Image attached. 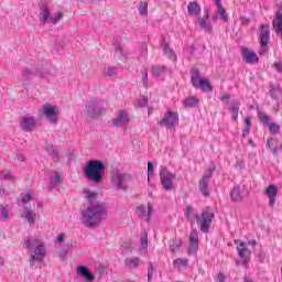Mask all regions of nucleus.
I'll return each mask as SVG.
<instances>
[{"mask_svg":"<svg viewBox=\"0 0 282 282\" xmlns=\"http://www.w3.org/2000/svg\"><path fill=\"white\" fill-rule=\"evenodd\" d=\"M159 127L175 129L180 124V115L175 111L167 110L164 118L158 121Z\"/></svg>","mask_w":282,"mask_h":282,"instance_id":"9d476101","label":"nucleus"},{"mask_svg":"<svg viewBox=\"0 0 282 282\" xmlns=\"http://www.w3.org/2000/svg\"><path fill=\"white\" fill-rule=\"evenodd\" d=\"M248 133H250V128H245L242 138H246L248 135Z\"/></svg>","mask_w":282,"mask_h":282,"instance_id":"774afa93","label":"nucleus"},{"mask_svg":"<svg viewBox=\"0 0 282 282\" xmlns=\"http://www.w3.org/2000/svg\"><path fill=\"white\" fill-rule=\"evenodd\" d=\"M199 250V231L195 228L189 234V252H197Z\"/></svg>","mask_w":282,"mask_h":282,"instance_id":"aec40b11","label":"nucleus"},{"mask_svg":"<svg viewBox=\"0 0 282 282\" xmlns=\"http://www.w3.org/2000/svg\"><path fill=\"white\" fill-rule=\"evenodd\" d=\"M34 127H36V119L34 117H24L20 121V129L26 133L34 131Z\"/></svg>","mask_w":282,"mask_h":282,"instance_id":"6ab92c4d","label":"nucleus"},{"mask_svg":"<svg viewBox=\"0 0 282 282\" xmlns=\"http://www.w3.org/2000/svg\"><path fill=\"white\" fill-rule=\"evenodd\" d=\"M139 12L142 17L149 14V3L147 1H141L140 2Z\"/></svg>","mask_w":282,"mask_h":282,"instance_id":"58836bf2","label":"nucleus"},{"mask_svg":"<svg viewBox=\"0 0 282 282\" xmlns=\"http://www.w3.org/2000/svg\"><path fill=\"white\" fill-rule=\"evenodd\" d=\"M219 19V15L217 14V12L215 14L212 15V21L214 23H217V20Z\"/></svg>","mask_w":282,"mask_h":282,"instance_id":"338daca9","label":"nucleus"},{"mask_svg":"<svg viewBox=\"0 0 282 282\" xmlns=\"http://www.w3.org/2000/svg\"><path fill=\"white\" fill-rule=\"evenodd\" d=\"M0 180H13L11 172H0Z\"/></svg>","mask_w":282,"mask_h":282,"instance_id":"603ef678","label":"nucleus"},{"mask_svg":"<svg viewBox=\"0 0 282 282\" xmlns=\"http://www.w3.org/2000/svg\"><path fill=\"white\" fill-rule=\"evenodd\" d=\"M240 21H241V25H250L249 18L242 17V18H240Z\"/></svg>","mask_w":282,"mask_h":282,"instance_id":"052dcab7","label":"nucleus"},{"mask_svg":"<svg viewBox=\"0 0 282 282\" xmlns=\"http://www.w3.org/2000/svg\"><path fill=\"white\" fill-rule=\"evenodd\" d=\"M105 163L100 160H90L84 167V177L93 184H102L105 180Z\"/></svg>","mask_w":282,"mask_h":282,"instance_id":"7ed1b4c3","label":"nucleus"},{"mask_svg":"<svg viewBox=\"0 0 282 282\" xmlns=\"http://www.w3.org/2000/svg\"><path fill=\"white\" fill-rule=\"evenodd\" d=\"M129 175L122 174L120 171H112L110 177V186L116 191H127L129 186L127 185V178Z\"/></svg>","mask_w":282,"mask_h":282,"instance_id":"1a4fd4ad","label":"nucleus"},{"mask_svg":"<svg viewBox=\"0 0 282 282\" xmlns=\"http://www.w3.org/2000/svg\"><path fill=\"white\" fill-rule=\"evenodd\" d=\"M258 119L264 127H269V131L273 135H276V133L281 131V126L274 122H270V116H268V113H265L264 111L258 112Z\"/></svg>","mask_w":282,"mask_h":282,"instance_id":"9b49d317","label":"nucleus"},{"mask_svg":"<svg viewBox=\"0 0 282 282\" xmlns=\"http://www.w3.org/2000/svg\"><path fill=\"white\" fill-rule=\"evenodd\" d=\"M237 251H238V256L240 257V259H242V264L248 265V263H250V254H252V251H250V249H248V245H246V242L241 241L240 248L238 247Z\"/></svg>","mask_w":282,"mask_h":282,"instance_id":"a211bd4d","label":"nucleus"},{"mask_svg":"<svg viewBox=\"0 0 282 282\" xmlns=\"http://www.w3.org/2000/svg\"><path fill=\"white\" fill-rule=\"evenodd\" d=\"M217 169V165L215 163H212L210 166L208 167V171L203 175V180H207L210 182V177H213V174L215 173Z\"/></svg>","mask_w":282,"mask_h":282,"instance_id":"e433bc0d","label":"nucleus"},{"mask_svg":"<svg viewBox=\"0 0 282 282\" xmlns=\"http://www.w3.org/2000/svg\"><path fill=\"white\" fill-rule=\"evenodd\" d=\"M37 8L40 10L39 19L43 25L46 23H52L56 25L61 19H63V12L57 11L56 13L52 14V9H50V0H40Z\"/></svg>","mask_w":282,"mask_h":282,"instance_id":"20e7f679","label":"nucleus"},{"mask_svg":"<svg viewBox=\"0 0 282 282\" xmlns=\"http://www.w3.org/2000/svg\"><path fill=\"white\" fill-rule=\"evenodd\" d=\"M115 54L120 61H127L128 51L127 47L118 42L113 43Z\"/></svg>","mask_w":282,"mask_h":282,"instance_id":"b1692460","label":"nucleus"},{"mask_svg":"<svg viewBox=\"0 0 282 282\" xmlns=\"http://www.w3.org/2000/svg\"><path fill=\"white\" fill-rule=\"evenodd\" d=\"M163 52L166 54V56H169V58H171V61H175V58H177V56L175 55V51L171 48L169 43L164 44Z\"/></svg>","mask_w":282,"mask_h":282,"instance_id":"72a5a7b5","label":"nucleus"},{"mask_svg":"<svg viewBox=\"0 0 282 282\" xmlns=\"http://www.w3.org/2000/svg\"><path fill=\"white\" fill-rule=\"evenodd\" d=\"M260 48L258 51L259 56H264V54H268L270 44V25L269 24H261L260 25Z\"/></svg>","mask_w":282,"mask_h":282,"instance_id":"0eeeda50","label":"nucleus"},{"mask_svg":"<svg viewBox=\"0 0 282 282\" xmlns=\"http://www.w3.org/2000/svg\"><path fill=\"white\" fill-rule=\"evenodd\" d=\"M198 25L200 30L208 32L209 34L213 32V24H210V9H204V17L198 20Z\"/></svg>","mask_w":282,"mask_h":282,"instance_id":"4468645a","label":"nucleus"},{"mask_svg":"<svg viewBox=\"0 0 282 282\" xmlns=\"http://www.w3.org/2000/svg\"><path fill=\"white\" fill-rule=\"evenodd\" d=\"M127 268H139L140 265V258H128L126 260Z\"/></svg>","mask_w":282,"mask_h":282,"instance_id":"c9c22d12","label":"nucleus"},{"mask_svg":"<svg viewBox=\"0 0 282 282\" xmlns=\"http://www.w3.org/2000/svg\"><path fill=\"white\" fill-rule=\"evenodd\" d=\"M34 76V70L32 68H26L22 70L20 80H28L29 78H32Z\"/></svg>","mask_w":282,"mask_h":282,"instance_id":"4c0bfd02","label":"nucleus"},{"mask_svg":"<svg viewBox=\"0 0 282 282\" xmlns=\"http://www.w3.org/2000/svg\"><path fill=\"white\" fill-rule=\"evenodd\" d=\"M220 100H221V102H226V100H230V95H228V94L223 95Z\"/></svg>","mask_w":282,"mask_h":282,"instance_id":"0e129e2a","label":"nucleus"},{"mask_svg":"<svg viewBox=\"0 0 282 282\" xmlns=\"http://www.w3.org/2000/svg\"><path fill=\"white\" fill-rule=\"evenodd\" d=\"M150 217H153V205L151 203L148 204V218H145V221H149Z\"/></svg>","mask_w":282,"mask_h":282,"instance_id":"6e6d98bb","label":"nucleus"},{"mask_svg":"<svg viewBox=\"0 0 282 282\" xmlns=\"http://www.w3.org/2000/svg\"><path fill=\"white\" fill-rule=\"evenodd\" d=\"M245 124H246L247 129H250V127H252V122H251V118L250 117H247L245 119Z\"/></svg>","mask_w":282,"mask_h":282,"instance_id":"680f3d73","label":"nucleus"},{"mask_svg":"<svg viewBox=\"0 0 282 282\" xmlns=\"http://www.w3.org/2000/svg\"><path fill=\"white\" fill-rule=\"evenodd\" d=\"M32 69H33V76H39L40 78H42V76H44L45 74L43 66H41L40 68H32Z\"/></svg>","mask_w":282,"mask_h":282,"instance_id":"8fccbe9b","label":"nucleus"},{"mask_svg":"<svg viewBox=\"0 0 282 282\" xmlns=\"http://www.w3.org/2000/svg\"><path fill=\"white\" fill-rule=\"evenodd\" d=\"M153 171H154L153 162L149 161L148 162V182H151V175H155Z\"/></svg>","mask_w":282,"mask_h":282,"instance_id":"09e8293b","label":"nucleus"},{"mask_svg":"<svg viewBox=\"0 0 282 282\" xmlns=\"http://www.w3.org/2000/svg\"><path fill=\"white\" fill-rule=\"evenodd\" d=\"M57 241L63 242L65 241V234H61L57 236Z\"/></svg>","mask_w":282,"mask_h":282,"instance_id":"69168bd1","label":"nucleus"},{"mask_svg":"<svg viewBox=\"0 0 282 282\" xmlns=\"http://www.w3.org/2000/svg\"><path fill=\"white\" fill-rule=\"evenodd\" d=\"M20 197H22V203L23 204H30V202H32V194L30 193H22L20 194Z\"/></svg>","mask_w":282,"mask_h":282,"instance_id":"49530a36","label":"nucleus"},{"mask_svg":"<svg viewBox=\"0 0 282 282\" xmlns=\"http://www.w3.org/2000/svg\"><path fill=\"white\" fill-rule=\"evenodd\" d=\"M216 281H218V282H226V275L224 274V272H219L216 275Z\"/></svg>","mask_w":282,"mask_h":282,"instance_id":"13d9d810","label":"nucleus"},{"mask_svg":"<svg viewBox=\"0 0 282 282\" xmlns=\"http://www.w3.org/2000/svg\"><path fill=\"white\" fill-rule=\"evenodd\" d=\"M279 191L276 189L275 185H269L267 188L268 197H276Z\"/></svg>","mask_w":282,"mask_h":282,"instance_id":"a19ab883","label":"nucleus"},{"mask_svg":"<svg viewBox=\"0 0 282 282\" xmlns=\"http://www.w3.org/2000/svg\"><path fill=\"white\" fill-rule=\"evenodd\" d=\"M216 13L218 17H221L225 23H228V13L226 12V9L224 7L218 8Z\"/></svg>","mask_w":282,"mask_h":282,"instance_id":"ea45409f","label":"nucleus"},{"mask_svg":"<svg viewBox=\"0 0 282 282\" xmlns=\"http://www.w3.org/2000/svg\"><path fill=\"white\" fill-rule=\"evenodd\" d=\"M155 273V267H153V262H149L148 267V281L153 279V274Z\"/></svg>","mask_w":282,"mask_h":282,"instance_id":"c03bdc74","label":"nucleus"},{"mask_svg":"<svg viewBox=\"0 0 282 282\" xmlns=\"http://www.w3.org/2000/svg\"><path fill=\"white\" fill-rule=\"evenodd\" d=\"M182 238H175L174 240L170 241V251L172 253L180 252V248H182Z\"/></svg>","mask_w":282,"mask_h":282,"instance_id":"c85d7f7f","label":"nucleus"},{"mask_svg":"<svg viewBox=\"0 0 282 282\" xmlns=\"http://www.w3.org/2000/svg\"><path fill=\"white\" fill-rule=\"evenodd\" d=\"M273 30L275 31L278 36H280L282 39V24L273 26Z\"/></svg>","mask_w":282,"mask_h":282,"instance_id":"4d7b16f0","label":"nucleus"},{"mask_svg":"<svg viewBox=\"0 0 282 282\" xmlns=\"http://www.w3.org/2000/svg\"><path fill=\"white\" fill-rule=\"evenodd\" d=\"M24 248H26V250H30V248H35L33 251V254L31 256L33 261H43V259H45V247H43V245H41V241L39 240H30L29 238L24 239Z\"/></svg>","mask_w":282,"mask_h":282,"instance_id":"423d86ee","label":"nucleus"},{"mask_svg":"<svg viewBox=\"0 0 282 282\" xmlns=\"http://www.w3.org/2000/svg\"><path fill=\"white\" fill-rule=\"evenodd\" d=\"M46 152L48 153V155H51L53 162H58V160H61L58 156V151L54 149L53 144L47 145Z\"/></svg>","mask_w":282,"mask_h":282,"instance_id":"2f4dec72","label":"nucleus"},{"mask_svg":"<svg viewBox=\"0 0 282 282\" xmlns=\"http://www.w3.org/2000/svg\"><path fill=\"white\" fill-rule=\"evenodd\" d=\"M142 74V83L143 85H147V82L149 80V72L147 69L141 70Z\"/></svg>","mask_w":282,"mask_h":282,"instance_id":"5fc2aeb1","label":"nucleus"},{"mask_svg":"<svg viewBox=\"0 0 282 282\" xmlns=\"http://www.w3.org/2000/svg\"><path fill=\"white\" fill-rule=\"evenodd\" d=\"M88 206L83 205L80 215L86 228H98L102 219H107V207L96 199V192L86 191Z\"/></svg>","mask_w":282,"mask_h":282,"instance_id":"f257e3e1","label":"nucleus"},{"mask_svg":"<svg viewBox=\"0 0 282 282\" xmlns=\"http://www.w3.org/2000/svg\"><path fill=\"white\" fill-rule=\"evenodd\" d=\"M173 263L178 268H186L188 267V259L178 258V259H175Z\"/></svg>","mask_w":282,"mask_h":282,"instance_id":"79ce46f5","label":"nucleus"},{"mask_svg":"<svg viewBox=\"0 0 282 282\" xmlns=\"http://www.w3.org/2000/svg\"><path fill=\"white\" fill-rule=\"evenodd\" d=\"M77 274L82 276V279H85L87 282H94L96 276H94L90 272L89 269L85 265H79L77 268Z\"/></svg>","mask_w":282,"mask_h":282,"instance_id":"5701e85b","label":"nucleus"},{"mask_svg":"<svg viewBox=\"0 0 282 282\" xmlns=\"http://www.w3.org/2000/svg\"><path fill=\"white\" fill-rule=\"evenodd\" d=\"M129 122V112L127 110H118L117 116L112 118L113 127H127Z\"/></svg>","mask_w":282,"mask_h":282,"instance_id":"2eb2a0df","label":"nucleus"},{"mask_svg":"<svg viewBox=\"0 0 282 282\" xmlns=\"http://www.w3.org/2000/svg\"><path fill=\"white\" fill-rule=\"evenodd\" d=\"M189 17H199L202 14V7L197 2H189L187 6Z\"/></svg>","mask_w":282,"mask_h":282,"instance_id":"393cba45","label":"nucleus"},{"mask_svg":"<svg viewBox=\"0 0 282 282\" xmlns=\"http://www.w3.org/2000/svg\"><path fill=\"white\" fill-rule=\"evenodd\" d=\"M239 107H241V102L237 99H234L229 102V112L232 113L234 122H237L239 118Z\"/></svg>","mask_w":282,"mask_h":282,"instance_id":"4be33fe9","label":"nucleus"},{"mask_svg":"<svg viewBox=\"0 0 282 282\" xmlns=\"http://www.w3.org/2000/svg\"><path fill=\"white\" fill-rule=\"evenodd\" d=\"M46 152L48 153V155H51L53 162H58V160H61L58 156V151L54 149L53 144L47 145Z\"/></svg>","mask_w":282,"mask_h":282,"instance_id":"473e14b6","label":"nucleus"},{"mask_svg":"<svg viewBox=\"0 0 282 282\" xmlns=\"http://www.w3.org/2000/svg\"><path fill=\"white\" fill-rule=\"evenodd\" d=\"M159 176L161 180V184L164 191H173L175 188V184H173V180H175V174L169 171V167L165 165H161Z\"/></svg>","mask_w":282,"mask_h":282,"instance_id":"6e6552de","label":"nucleus"},{"mask_svg":"<svg viewBox=\"0 0 282 282\" xmlns=\"http://www.w3.org/2000/svg\"><path fill=\"white\" fill-rule=\"evenodd\" d=\"M147 105H149V98H147L145 96L138 99L139 107H147Z\"/></svg>","mask_w":282,"mask_h":282,"instance_id":"3c124183","label":"nucleus"},{"mask_svg":"<svg viewBox=\"0 0 282 282\" xmlns=\"http://www.w3.org/2000/svg\"><path fill=\"white\" fill-rule=\"evenodd\" d=\"M185 109H193L199 105V98L196 96L187 97L183 100Z\"/></svg>","mask_w":282,"mask_h":282,"instance_id":"bb28decb","label":"nucleus"},{"mask_svg":"<svg viewBox=\"0 0 282 282\" xmlns=\"http://www.w3.org/2000/svg\"><path fill=\"white\" fill-rule=\"evenodd\" d=\"M273 67L279 72V74H282V63L281 62H274Z\"/></svg>","mask_w":282,"mask_h":282,"instance_id":"bf43d9fd","label":"nucleus"},{"mask_svg":"<svg viewBox=\"0 0 282 282\" xmlns=\"http://www.w3.org/2000/svg\"><path fill=\"white\" fill-rule=\"evenodd\" d=\"M22 217H25L26 221L30 224L36 223V214H33L32 210H30V207H24V213Z\"/></svg>","mask_w":282,"mask_h":282,"instance_id":"c756f323","label":"nucleus"},{"mask_svg":"<svg viewBox=\"0 0 282 282\" xmlns=\"http://www.w3.org/2000/svg\"><path fill=\"white\" fill-rule=\"evenodd\" d=\"M102 111H105V108L98 105V102L96 101L86 102L85 113L86 116H88V118H99V116L102 115Z\"/></svg>","mask_w":282,"mask_h":282,"instance_id":"ddd939ff","label":"nucleus"},{"mask_svg":"<svg viewBox=\"0 0 282 282\" xmlns=\"http://www.w3.org/2000/svg\"><path fill=\"white\" fill-rule=\"evenodd\" d=\"M276 204V196H269V206H274Z\"/></svg>","mask_w":282,"mask_h":282,"instance_id":"e2e57ef3","label":"nucleus"},{"mask_svg":"<svg viewBox=\"0 0 282 282\" xmlns=\"http://www.w3.org/2000/svg\"><path fill=\"white\" fill-rule=\"evenodd\" d=\"M140 243H141L142 250H147V248H149V237L147 235L141 237Z\"/></svg>","mask_w":282,"mask_h":282,"instance_id":"de8ad7c7","label":"nucleus"},{"mask_svg":"<svg viewBox=\"0 0 282 282\" xmlns=\"http://www.w3.org/2000/svg\"><path fill=\"white\" fill-rule=\"evenodd\" d=\"M48 186H47V191L50 193H52V191H54L55 187L58 186V184H63V176H61V173L58 172H52L50 177H48Z\"/></svg>","mask_w":282,"mask_h":282,"instance_id":"412c9836","label":"nucleus"},{"mask_svg":"<svg viewBox=\"0 0 282 282\" xmlns=\"http://www.w3.org/2000/svg\"><path fill=\"white\" fill-rule=\"evenodd\" d=\"M42 111L46 118V120L51 121L53 124L58 122V107L52 106L50 104H45L42 106Z\"/></svg>","mask_w":282,"mask_h":282,"instance_id":"f8f14e48","label":"nucleus"},{"mask_svg":"<svg viewBox=\"0 0 282 282\" xmlns=\"http://www.w3.org/2000/svg\"><path fill=\"white\" fill-rule=\"evenodd\" d=\"M185 217H187L188 221L191 224H198L200 226V232H208L210 230V224H213V219H215V213L213 212V208L206 207L203 209L200 215H197L195 213V208L193 206L188 205L185 210Z\"/></svg>","mask_w":282,"mask_h":282,"instance_id":"f03ea898","label":"nucleus"},{"mask_svg":"<svg viewBox=\"0 0 282 282\" xmlns=\"http://www.w3.org/2000/svg\"><path fill=\"white\" fill-rule=\"evenodd\" d=\"M116 74H118V68H116V67L108 66L104 70V75L108 76V77L116 76Z\"/></svg>","mask_w":282,"mask_h":282,"instance_id":"37998d69","label":"nucleus"},{"mask_svg":"<svg viewBox=\"0 0 282 282\" xmlns=\"http://www.w3.org/2000/svg\"><path fill=\"white\" fill-rule=\"evenodd\" d=\"M152 74L156 78H160V76H164V74H166V66H152Z\"/></svg>","mask_w":282,"mask_h":282,"instance_id":"7c9ffc66","label":"nucleus"},{"mask_svg":"<svg viewBox=\"0 0 282 282\" xmlns=\"http://www.w3.org/2000/svg\"><path fill=\"white\" fill-rule=\"evenodd\" d=\"M246 197H248V192L246 191L245 186L238 185L230 191V198L232 202H243Z\"/></svg>","mask_w":282,"mask_h":282,"instance_id":"dca6fc26","label":"nucleus"},{"mask_svg":"<svg viewBox=\"0 0 282 282\" xmlns=\"http://www.w3.org/2000/svg\"><path fill=\"white\" fill-rule=\"evenodd\" d=\"M137 210L139 214V217H147L144 214L147 213V207H144V205H140L137 207Z\"/></svg>","mask_w":282,"mask_h":282,"instance_id":"864d4df0","label":"nucleus"},{"mask_svg":"<svg viewBox=\"0 0 282 282\" xmlns=\"http://www.w3.org/2000/svg\"><path fill=\"white\" fill-rule=\"evenodd\" d=\"M270 94H271V98H273V100H279V96H281V89L271 88Z\"/></svg>","mask_w":282,"mask_h":282,"instance_id":"a18cd8bd","label":"nucleus"},{"mask_svg":"<svg viewBox=\"0 0 282 282\" xmlns=\"http://www.w3.org/2000/svg\"><path fill=\"white\" fill-rule=\"evenodd\" d=\"M242 61L248 65H257L259 63V55L254 51H250L249 48H242Z\"/></svg>","mask_w":282,"mask_h":282,"instance_id":"f3484780","label":"nucleus"},{"mask_svg":"<svg viewBox=\"0 0 282 282\" xmlns=\"http://www.w3.org/2000/svg\"><path fill=\"white\" fill-rule=\"evenodd\" d=\"M274 142H276V144H279V139H274V138H269L267 140V147L268 149H270L273 153V155H279V149L280 151H282V143L280 144V148L279 147H274Z\"/></svg>","mask_w":282,"mask_h":282,"instance_id":"cd10ccee","label":"nucleus"},{"mask_svg":"<svg viewBox=\"0 0 282 282\" xmlns=\"http://www.w3.org/2000/svg\"><path fill=\"white\" fill-rule=\"evenodd\" d=\"M209 184H210V181L203 178V177L198 183V188H199L202 195H204V197H210V191H208Z\"/></svg>","mask_w":282,"mask_h":282,"instance_id":"a878e982","label":"nucleus"},{"mask_svg":"<svg viewBox=\"0 0 282 282\" xmlns=\"http://www.w3.org/2000/svg\"><path fill=\"white\" fill-rule=\"evenodd\" d=\"M10 217V210L8 207L0 204V221H8Z\"/></svg>","mask_w":282,"mask_h":282,"instance_id":"f704fd0d","label":"nucleus"},{"mask_svg":"<svg viewBox=\"0 0 282 282\" xmlns=\"http://www.w3.org/2000/svg\"><path fill=\"white\" fill-rule=\"evenodd\" d=\"M199 69L193 68L191 70V83L194 89H202V91L209 93L213 91V85H210V80L205 77H199Z\"/></svg>","mask_w":282,"mask_h":282,"instance_id":"39448f33","label":"nucleus"}]
</instances>
